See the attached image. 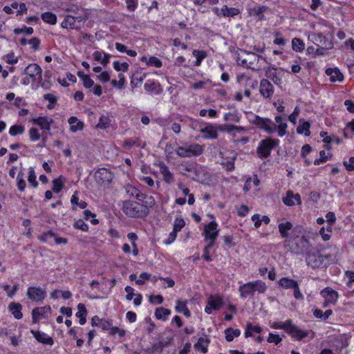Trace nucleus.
Segmentation results:
<instances>
[{"label": "nucleus", "mask_w": 354, "mask_h": 354, "mask_svg": "<svg viewBox=\"0 0 354 354\" xmlns=\"http://www.w3.org/2000/svg\"><path fill=\"white\" fill-rule=\"evenodd\" d=\"M271 327L275 329H283L288 333L292 338L297 340H301L306 337H309L311 334L310 338H313V333L312 331H304L296 325L292 324L291 319L286 320L284 323L282 322H273Z\"/></svg>", "instance_id": "obj_1"}, {"label": "nucleus", "mask_w": 354, "mask_h": 354, "mask_svg": "<svg viewBox=\"0 0 354 354\" xmlns=\"http://www.w3.org/2000/svg\"><path fill=\"white\" fill-rule=\"evenodd\" d=\"M81 13L74 15H68L61 24L63 28L70 30H80L84 26V23L86 19V13L82 9H77Z\"/></svg>", "instance_id": "obj_2"}, {"label": "nucleus", "mask_w": 354, "mask_h": 354, "mask_svg": "<svg viewBox=\"0 0 354 354\" xmlns=\"http://www.w3.org/2000/svg\"><path fill=\"white\" fill-rule=\"evenodd\" d=\"M267 286L266 283L261 281L257 280L246 283L239 288L240 297L245 299L248 297H252L255 292L263 294L266 292Z\"/></svg>", "instance_id": "obj_3"}, {"label": "nucleus", "mask_w": 354, "mask_h": 354, "mask_svg": "<svg viewBox=\"0 0 354 354\" xmlns=\"http://www.w3.org/2000/svg\"><path fill=\"white\" fill-rule=\"evenodd\" d=\"M122 210L127 216L131 218H142L149 214V209L136 201H124Z\"/></svg>", "instance_id": "obj_4"}, {"label": "nucleus", "mask_w": 354, "mask_h": 354, "mask_svg": "<svg viewBox=\"0 0 354 354\" xmlns=\"http://www.w3.org/2000/svg\"><path fill=\"white\" fill-rule=\"evenodd\" d=\"M248 120L251 124L255 125L257 128L265 131L268 134H272L277 131L276 125L269 118H261L257 115L250 113Z\"/></svg>", "instance_id": "obj_5"}, {"label": "nucleus", "mask_w": 354, "mask_h": 354, "mask_svg": "<svg viewBox=\"0 0 354 354\" xmlns=\"http://www.w3.org/2000/svg\"><path fill=\"white\" fill-rule=\"evenodd\" d=\"M204 145L195 144H185L183 146L178 147L175 151L180 158H192L193 156H198L204 151Z\"/></svg>", "instance_id": "obj_6"}, {"label": "nucleus", "mask_w": 354, "mask_h": 354, "mask_svg": "<svg viewBox=\"0 0 354 354\" xmlns=\"http://www.w3.org/2000/svg\"><path fill=\"white\" fill-rule=\"evenodd\" d=\"M279 140L268 138L261 140L257 149V153L260 158H268L272 149L279 145Z\"/></svg>", "instance_id": "obj_7"}, {"label": "nucleus", "mask_w": 354, "mask_h": 354, "mask_svg": "<svg viewBox=\"0 0 354 354\" xmlns=\"http://www.w3.org/2000/svg\"><path fill=\"white\" fill-rule=\"evenodd\" d=\"M216 221H211L204 226L203 234L205 240L208 242V248H212L218 235L219 230L217 229Z\"/></svg>", "instance_id": "obj_8"}, {"label": "nucleus", "mask_w": 354, "mask_h": 354, "mask_svg": "<svg viewBox=\"0 0 354 354\" xmlns=\"http://www.w3.org/2000/svg\"><path fill=\"white\" fill-rule=\"evenodd\" d=\"M328 256H323L317 252H307L306 261L307 265L313 269L319 268Z\"/></svg>", "instance_id": "obj_9"}, {"label": "nucleus", "mask_w": 354, "mask_h": 354, "mask_svg": "<svg viewBox=\"0 0 354 354\" xmlns=\"http://www.w3.org/2000/svg\"><path fill=\"white\" fill-rule=\"evenodd\" d=\"M274 88L271 82L267 79H263L259 84V93L266 100H270L274 94Z\"/></svg>", "instance_id": "obj_10"}, {"label": "nucleus", "mask_w": 354, "mask_h": 354, "mask_svg": "<svg viewBox=\"0 0 354 354\" xmlns=\"http://www.w3.org/2000/svg\"><path fill=\"white\" fill-rule=\"evenodd\" d=\"M41 68L37 64H30L24 70V73L32 78V82L41 81Z\"/></svg>", "instance_id": "obj_11"}, {"label": "nucleus", "mask_w": 354, "mask_h": 354, "mask_svg": "<svg viewBox=\"0 0 354 354\" xmlns=\"http://www.w3.org/2000/svg\"><path fill=\"white\" fill-rule=\"evenodd\" d=\"M51 313V308L50 306L35 308L32 311V323L37 324L39 318L47 319Z\"/></svg>", "instance_id": "obj_12"}, {"label": "nucleus", "mask_w": 354, "mask_h": 354, "mask_svg": "<svg viewBox=\"0 0 354 354\" xmlns=\"http://www.w3.org/2000/svg\"><path fill=\"white\" fill-rule=\"evenodd\" d=\"M94 177L99 184L109 183L112 179V174L106 168H100L95 171Z\"/></svg>", "instance_id": "obj_13"}, {"label": "nucleus", "mask_w": 354, "mask_h": 354, "mask_svg": "<svg viewBox=\"0 0 354 354\" xmlns=\"http://www.w3.org/2000/svg\"><path fill=\"white\" fill-rule=\"evenodd\" d=\"M218 125L207 124L205 127L200 129V132L203 134L205 139H216L218 138Z\"/></svg>", "instance_id": "obj_14"}, {"label": "nucleus", "mask_w": 354, "mask_h": 354, "mask_svg": "<svg viewBox=\"0 0 354 354\" xmlns=\"http://www.w3.org/2000/svg\"><path fill=\"white\" fill-rule=\"evenodd\" d=\"M27 296L32 301H39L45 298L46 292L39 287H30L27 291Z\"/></svg>", "instance_id": "obj_15"}, {"label": "nucleus", "mask_w": 354, "mask_h": 354, "mask_svg": "<svg viewBox=\"0 0 354 354\" xmlns=\"http://www.w3.org/2000/svg\"><path fill=\"white\" fill-rule=\"evenodd\" d=\"M219 155L222 158L221 165L227 171H232L234 169V160L236 158V155L233 154L232 156H226L223 152H220Z\"/></svg>", "instance_id": "obj_16"}, {"label": "nucleus", "mask_w": 354, "mask_h": 354, "mask_svg": "<svg viewBox=\"0 0 354 354\" xmlns=\"http://www.w3.org/2000/svg\"><path fill=\"white\" fill-rule=\"evenodd\" d=\"M321 295L327 301L330 302L331 304H335L338 299V293L330 288H326L321 291Z\"/></svg>", "instance_id": "obj_17"}, {"label": "nucleus", "mask_w": 354, "mask_h": 354, "mask_svg": "<svg viewBox=\"0 0 354 354\" xmlns=\"http://www.w3.org/2000/svg\"><path fill=\"white\" fill-rule=\"evenodd\" d=\"M160 172L163 176V180L167 184H171L174 182V178L173 174L169 171L168 167L162 162L158 165Z\"/></svg>", "instance_id": "obj_18"}, {"label": "nucleus", "mask_w": 354, "mask_h": 354, "mask_svg": "<svg viewBox=\"0 0 354 354\" xmlns=\"http://www.w3.org/2000/svg\"><path fill=\"white\" fill-rule=\"evenodd\" d=\"M30 333L38 342L42 344L52 346L54 343L53 338L48 336L44 333L34 330H31Z\"/></svg>", "instance_id": "obj_19"}, {"label": "nucleus", "mask_w": 354, "mask_h": 354, "mask_svg": "<svg viewBox=\"0 0 354 354\" xmlns=\"http://www.w3.org/2000/svg\"><path fill=\"white\" fill-rule=\"evenodd\" d=\"M274 124L277 127V131L279 136L283 137L287 133L288 125L286 122H284V119L281 115H277L274 118Z\"/></svg>", "instance_id": "obj_20"}, {"label": "nucleus", "mask_w": 354, "mask_h": 354, "mask_svg": "<svg viewBox=\"0 0 354 354\" xmlns=\"http://www.w3.org/2000/svg\"><path fill=\"white\" fill-rule=\"evenodd\" d=\"M283 202L288 206H292L297 202V204L301 203V196L299 194H293L292 192L287 193V196L283 198Z\"/></svg>", "instance_id": "obj_21"}, {"label": "nucleus", "mask_w": 354, "mask_h": 354, "mask_svg": "<svg viewBox=\"0 0 354 354\" xmlns=\"http://www.w3.org/2000/svg\"><path fill=\"white\" fill-rule=\"evenodd\" d=\"M21 309L22 306L19 303L11 302L8 306L9 311L13 315L14 317L17 319H20L23 317Z\"/></svg>", "instance_id": "obj_22"}, {"label": "nucleus", "mask_w": 354, "mask_h": 354, "mask_svg": "<svg viewBox=\"0 0 354 354\" xmlns=\"http://www.w3.org/2000/svg\"><path fill=\"white\" fill-rule=\"evenodd\" d=\"M326 73L330 77V80L333 82L336 81L341 82L344 79L343 75L337 68H327Z\"/></svg>", "instance_id": "obj_23"}, {"label": "nucleus", "mask_w": 354, "mask_h": 354, "mask_svg": "<svg viewBox=\"0 0 354 354\" xmlns=\"http://www.w3.org/2000/svg\"><path fill=\"white\" fill-rule=\"evenodd\" d=\"M310 124L308 122H306L304 119H300L299 126L297 128V132L299 134L304 133L306 136H309L310 135Z\"/></svg>", "instance_id": "obj_24"}, {"label": "nucleus", "mask_w": 354, "mask_h": 354, "mask_svg": "<svg viewBox=\"0 0 354 354\" xmlns=\"http://www.w3.org/2000/svg\"><path fill=\"white\" fill-rule=\"evenodd\" d=\"M210 341L208 338L200 337L198 339L196 344H194V348L201 351L203 353H206L207 352V346L209 344Z\"/></svg>", "instance_id": "obj_25"}, {"label": "nucleus", "mask_w": 354, "mask_h": 354, "mask_svg": "<svg viewBox=\"0 0 354 354\" xmlns=\"http://www.w3.org/2000/svg\"><path fill=\"white\" fill-rule=\"evenodd\" d=\"M127 193L131 196L135 197L138 201H143L144 199V194L141 193L137 188L135 187L128 185L125 187Z\"/></svg>", "instance_id": "obj_26"}, {"label": "nucleus", "mask_w": 354, "mask_h": 354, "mask_svg": "<svg viewBox=\"0 0 354 354\" xmlns=\"http://www.w3.org/2000/svg\"><path fill=\"white\" fill-rule=\"evenodd\" d=\"M207 304L209 305L214 310H219L223 304V300L220 297L210 296L207 301Z\"/></svg>", "instance_id": "obj_27"}, {"label": "nucleus", "mask_w": 354, "mask_h": 354, "mask_svg": "<svg viewBox=\"0 0 354 354\" xmlns=\"http://www.w3.org/2000/svg\"><path fill=\"white\" fill-rule=\"evenodd\" d=\"M145 89L149 92H153L156 94H159L162 91L160 85L153 81H148L145 84Z\"/></svg>", "instance_id": "obj_28"}, {"label": "nucleus", "mask_w": 354, "mask_h": 354, "mask_svg": "<svg viewBox=\"0 0 354 354\" xmlns=\"http://www.w3.org/2000/svg\"><path fill=\"white\" fill-rule=\"evenodd\" d=\"M68 123L71 126V130L73 132H76L78 130H82L84 127V123L78 120L76 117L72 116L68 119Z\"/></svg>", "instance_id": "obj_29"}, {"label": "nucleus", "mask_w": 354, "mask_h": 354, "mask_svg": "<svg viewBox=\"0 0 354 354\" xmlns=\"http://www.w3.org/2000/svg\"><path fill=\"white\" fill-rule=\"evenodd\" d=\"M292 227V224L286 221V223H281L279 224V231L281 234V236L283 238H288V231Z\"/></svg>", "instance_id": "obj_30"}, {"label": "nucleus", "mask_w": 354, "mask_h": 354, "mask_svg": "<svg viewBox=\"0 0 354 354\" xmlns=\"http://www.w3.org/2000/svg\"><path fill=\"white\" fill-rule=\"evenodd\" d=\"M279 284L280 286H281L283 288L288 289L295 287V286L297 284V281H295L294 279H289L287 277H283L281 278L279 281Z\"/></svg>", "instance_id": "obj_31"}, {"label": "nucleus", "mask_w": 354, "mask_h": 354, "mask_svg": "<svg viewBox=\"0 0 354 354\" xmlns=\"http://www.w3.org/2000/svg\"><path fill=\"white\" fill-rule=\"evenodd\" d=\"M111 118L109 114L106 115H102L99 120V122L97 124L96 127L102 129H106L111 125Z\"/></svg>", "instance_id": "obj_32"}, {"label": "nucleus", "mask_w": 354, "mask_h": 354, "mask_svg": "<svg viewBox=\"0 0 354 354\" xmlns=\"http://www.w3.org/2000/svg\"><path fill=\"white\" fill-rule=\"evenodd\" d=\"M225 339L227 342H232L234 337H239L241 335L239 329H233L228 328L225 330Z\"/></svg>", "instance_id": "obj_33"}, {"label": "nucleus", "mask_w": 354, "mask_h": 354, "mask_svg": "<svg viewBox=\"0 0 354 354\" xmlns=\"http://www.w3.org/2000/svg\"><path fill=\"white\" fill-rule=\"evenodd\" d=\"M35 124L39 125L42 129L49 130L51 122L46 117H39L33 120Z\"/></svg>", "instance_id": "obj_34"}, {"label": "nucleus", "mask_w": 354, "mask_h": 354, "mask_svg": "<svg viewBox=\"0 0 354 354\" xmlns=\"http://www.w3.org/2000/svg\"><path fill=\"white\" fill-rule=\"evenodd\" d=\"M223 17H234L239 14V10L235 8H228L227 6H223L221 10Z\"/></svg>", "instance_id": "obj_35"}, {"label": "nucleus", "mask_w": 354, "mask_h": 354, "mask_svg": "<svg viewBox=\"0 0 354 354\" xmlns=\"http://www.w3.org/2000/svg\"><path fill=\"white\" fill-rule=\"evenodd\" d=\"M170 314V310L162 307L157 308L155 311V316L158 319L166 320Z\"/></svg>", "instance_id": "obj_36"}, {"label": "nucleus", "mask_w": 354, "mask_h": 354, "mask_svg": "<svg viewBox=\"0 0 354 354\" xmlns=\"http://www.w3.org/2000/svg\"><path fill=\"white\" fill-rule=\"evenodd\" d=\"M77 75L83 81V85L85 88H89L94 85V81L90 78L87 75H85L82 71H79Z\"/></svg>", "instance_id": "obj_37"}, {"label": "nucleus", "mask_w": 354, "mask_h": 354, "mask_svg": "<svg viewBox=\"0 0 354 354\" xmlns=\"http://www.w3.org/2000/svg\"><path fill=\"white\" fill-rule=\"evenodd\" d=\"M146 75L142 72H136L133 74L131 81V86H137L138 83H141L145 78Z\"/></svg>", "instance_id": "obj_38"}, {"label": "nucleus", "mask_w": 354, "mask_h": 354, "mask_svg": "<svg viewBox=\"0 0 354 354\" xmlns=\"http://www.w3.org/2000/svg\"><path fill=\"white\" fill-rule=\"evenodd\" d=\"M262 329L260 326H253L251 323H248L245 331V337H252V333H260Z\"/></svg>", "instance_id": "obj_39"}, {"label": "nucleus", "mask_w": 354, "mask_h": 354, "mask_svg": "<svg viewBox=\"0 0 354 354\" xmlns=\"http://www.w3.org/2000/svg\"><path fill=\"white\" fill-rule=\"evenodd\" d=\"M41 17L44 22L52 25L55 24L57 22L56 15L50 12L42 13Z\"/></svg>", "instance_id": "obj_40"}, {"label": "nucleus", "mask_w": 354, "mask_h": 354, "mask_svg": "<svg viewBox=\"0 0 354 354\" xmlns=\"http://www.w3.org/2000/svg\"><path fill=\"white\" fill-rule=\"evenodd\" d=\"M292 47L293 50L296 52H301L304 49L305 44L301 39L295 37L292 40Z\"/></svg>", "instance_id": "obj_41"}, {"label": "nucleus", "mask_w": 354, "mask_h": 354, "mask_svg": "<svg viewBox=\"0 0 354 354\" xmlns=\"http://www.w3.org/2000/svg\"><path fill=\"white\" fill-rule=\"evenodd\" d=\"M17 185L19 191L24 192L25 190L26 183L24 180V173L22 171L18 173V175L17 176Z\"/></svg>", "instance_id": "obj_42"}, {"label": "nucleus", "mask_w": 354, "mask_h": 354, "mask_svg": "<svg viewBox=\"0 0 354 354\" xmlns=\"http://www.w3.org/2000/svg\"><path fill=\"white\" fill-rule=\"evenodd\" d=\"M115 48L120 52L127 53V54L128 55L131 56V57H136L137 55V52L136 50H128L126 46H124V44H120V43L117 42L115 44Z\"/></svg>", "instance_id": "obj_43"}, {"label": "nucleus", "mask_w": 354, "mask_h": 354, "mask_svg": "<svg viewBox=\"0 0 354 354\" xmlns=\"http://www.w3.org/2000/svg\"><path fill=\"white\" fill-rule=\"evenodd\" d=\"M144 196L143 201H141L143 203L142 206L149 210V208L152 207L156 203L155 198L153 196H147L145 194H144Z\"/></svg>", "instance_id": "obj_44"}, {"label": "nucleus", "mask_w": 354, "mask_h": 354, "mask_svg": "<svg viewBox=\"0 0 354 354\" xmlns=\"http://www.w3.org/2000/svg\"><path fill=\"white\" fill-rule=\"evenodd\" d=\"M25 128L21 125H12L9 129V133L12 136L24 133Z\"/></svg>", "instance_id": "obj_45"}, {"label": "nucleus", "mask_w": 354, "mask_h": 354, "mask_svg": "<svg viewBox=\"0 0 354 354\" xmlns=\"http://www.w3.org/2000/svg\"><path fill=\"white\" fill-rule=\"evenodd\" d=\"M194 56L196 57V60L195 62L196 66H199L201 64L202 60L206 57L207 54L205 51L194 50L193 51Z\"/></svg>", "instance_id": "obj_46"}, {"label": "nucleus", "mask_w": 354, "mask_h": 354, "mask_svg": "<svg viewBox=\"0 0 354 354\" xmlns=\"http://www.w3.org/2000/svg\"><path fill=\"white\" fill-rule=\"evenodd\" d=\"M71 202L73 205H78L81 209H85L87 206V203L83 201H79V197L77 196V192L74 193L72 196Z\"/></svg>", "instance_id": "obj_47"}, {"label": "nucleus", "mask_w": 354, "mask_h": 354, "mask_svg": "<svg viewBox=\"0 0 354 354\" xmlns=\"http://www.w3.org/2000/svg\"><path fill=\"white\" fill-rule=\"evenodd\" d=\"M266 75L268 78L272 80L275 84H277V81H280V79L279 78L276 72V69L274 68L268 69L266 72Z\"/></svg>", "instance_id": "obj_48"}, {"label": "nucleus", "mask_w": 354, "mask_h": 354, "mask_svg": "<svg viewBox=\"0 0 354 354\" xmlns=\"http://www.w3.org/2000/svg\"><path fill=\"white\" fill-rule=\"evenodd\" d=\"M53 236H55V233L52 230H48L39 235L38 239L43 243H46L49 239L53 238Z\"/></svg>", "instance_id": "obj_49"}, {"label": "nucleus", "mask_w": 354, "mask_h": 354, "mask_svg": "<svg viewBox=\"0 0 354 354\" xmlns=\"http://www.w3.org/2000/svg\"><path fill=\"white\" fill-rule=\"evenodd\" d=\"M13 32L15 35L25 33L27 35H30L33 33V28L32 27H27L26 26H24L21 28H15Z\"/></svg>", "instance_id": "obj_50"}, {"label": "nucleus", "mask_w": 354, "mask_h": 354, "mask_svg": "<svg viewBox=\"0 0 354 354\" xmlns=\"http://www.w3.org/2000/svg\"><path fill=\"white\" fill-rule=\"evenodd\" d=\"M113 68L117 71L126 72L128 71L129 64L127 62L120 63L118 61H115L113 62Z\"/></svg>", "instance_id": "obj_51"}, {"label": "nucleus", "mask_w": 354, "mask_h": 354, "mask_svg": "<svg viewBox=\"0 0 354 354\" xmlns=\"http://www.w3.org/2000/svg\"><path fill=\"white\" fill-rule=\"evenodd\" d=\"M28 180L29 183L31 184V185L33 187H37L38 183L36 180V176H35V171H34V169L32 168L30 169V171H29V173H28Z\"/></svg>", "instance_id": "obj_52"}, {"label": "nucleus", "mask_w": 354, "mask_h": 354, "mask_svg": "<svg viewBox=\"0 0 354 354\" xmlns=\"http://www.w3.org/2000/svg\"><path fill=\"white\" fill-rule=\"evenodd\" d=\"M185 225V222L182 218H176L174 223V230L180 232L182 228Z\"/></svg>", "instance_id": "obj_53"}, {"label": "nucleus", "mask_w": 354, "mask_h": 354, "mask_svg": "<svg viewBox=\"0 0 354 354\" xmlns=\"http://www.w3.org/2000/svg\"><path fill=\"white\" fill-rule=\"evenodd\" d=\"M275 39L274 40V44H277L281 46H283L286 44V39L282 37L281 33L280 32H276L274 33Z\"/></svg>", "instance_id": "obj_54"}, {"label": "nucleus", "mask_w": 354, "mask_h": 354, "mask_svg": "<svg viewBox=\"0 0 354 354\" xmlns=\"http://www.w3.org/2000/svg\"><path fill=\"white\" fill-rule=\"evenodd\" d=\"M61 178H62V176H60L59 178H57V179H55L53 180V189L55 193H59L63 187L64 183L61 180Z\"/></svg>", "instance_id": "obj_55"}, {"label": "nucleus", "mask_w": 354, "mask_h": 354, "mask_svg": "<svg viewBox=\"0 0 354 354\" xmlns=\"http://www.w3.org/2000/svg\"><path fill=\"white\" fill-rule=\"evenodd\" d=\"M74 227L76 228V229H78V230H81L84 232H86L88 231V226L87 224H86L84 223V221L83 220H78L77 221H76L74 225H73Z\"/></svg>", "instance_id": "obj_56"}, {"label": "nucleus", "mask_w": 354, "mask_h": 354, "mask_svg": "<svg viewBox=\"0 0 354 354\" xmlns=\"http://www.w3.org/2000/svg\"><path fill=\"white\" fill-rule=\"evenodd\" d=\"M127 8L130 12H133L137 8L138 5V0H125Z\"/></svg>", "instance_id": "obj_57"}, {"label": "nucleus", "mask_w": 354, "mask_h": 354, "mask_svg": "<svg viewBox=\"0 0 354 354\" xmlns=\"http://www.w3.org/2000/svg\"><path fill=\"white\" fill-rule=\"evenodd\" d=\"M77 309H78V311L76 313V316L78 318L83 317H86V315H87V310H86V306H85L84 304H79L78 306H77Z\"/></svg>", "instance_id": "obj_58"}, {"label": "nucleus", "mask_w": 354, "mask_h": 354, "mask_svg": "<svg viewBox=\"0 0 354 354\" xmlns=\"http://www.w3.org/2000/svg\"><path fill=\"white\" fill-rule=\"evenodd\" d=\"M187 301H181V300H177L176 301V306L175 307L176 311L178 313H182L184 311L187 307Z\"/></svg>", "instance_id": "obj_59"}, {"label": "nucleus", "mask_w": 354, "mask_h": 354, "mask_svg": "<svg viewBox=\"0 0 354 354\" xmlns=\"http://www.w3.org/2000/svg\"><path fill=\"white\" fill-rule=\"evenodd\" d=\"M147 65L160 68L162 66V62L156 57H151L147 62Z\"/></svg>", "instance_id": "obj_60"}, {"label": "nucleus", "mask_w": 354, "mask_h": 354, "mask_svg": "<svg viewBox=\"0 0 354 354\" xmlns=\"http://www.w3.org/2000/svg\"><path fill=\"white\" fill-rule=\"evenodd\" d=\"M281 338L279 335L270 333L267 341L270 343H274L275 344H278L281 342Z\"/></svg>", "instance_id": "obj_61"}, {"label": "nucleus", "mask_w": 354, "mask_h": 354, "mask_svg": "<svg viewBox=\"0 0 354 354\" xmlns=\"http://www.w3.org/2000/svg\"><path fill=\"white\" fill-rule=\"evenodd\" d=\"M30 138L32 141L38 140L40 138V135L38 130L35 128H31L29 131Z\"/></svg>", "instance_id": "obj_62"}, {"label": "nucleus", "mask_w": 354, "mask_h": 354, "mask_svg": "<svg viewBox=\"0 0 354 354\" xmlns=\"http://www.w3.org/2000/svg\"><path fill=\"white\" fill-rule=\"evenodd\" d=\"M28 44L34 50H37L39 48L40 40L37 37H33L28 41Z\"/></svg>", "instance_id": "obj_63"}, {"label": "nucleus", "mask_w": 354, "mask_h": 354, "mask_svg": "<svg viewBox=\"0 0 354 354\" xmlns=\"http://www.w3.org/2000/svg\"><path fill=\"white\" fill-rule=\"evenodd\" d=\"M344 165L345 166L346 169L349 171H353L354 170V157H351L348 160V162L346 161L344 162Z\"/></svg>", "instance_id": "obj_64"}]
</instances>
